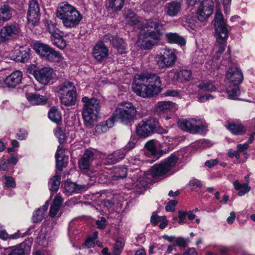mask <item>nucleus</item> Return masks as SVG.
Returning <instances> with one entry per match:
<instances>
[{
	"mask_svg": "<svg viewBox=\"0 0 255 255\" xmlns=\"http://www.w3.org/2000/svg\"><path fill=\"white\" fill-rule=\"evenodd\" d=\"M144 147L153 156V158L157 159L160 156V155L158 153L157 151L155 145V141L154 139L150 140L147 141L145 144Z\"/></svg>",
	"mask_w": 255,
	"mask_h": 255,
	"instance_id": "35",
	"label": "nucleus"
},
{
	"mask_svg": "<svg viewBox=\"0 0 255 255\" xmlns=\"http://www.w3.org/2000/svg\"><path fill=\"white\" fill-rule=\"evenodd\" d=\"M65 158V152L63 147L58 146L57 152L55 154L56 165L57 170L62 171L63 168L67 166V163L64 161Z\"/></svg>",
	"mask_w": 255,
	"mask_h": 255,
	"instance_id": "23",
	"label": "nucleus"
},
{
	"mask_svg": "<svg viewBox=\"0 0 255 255\" xmlns=\"http://www.w3.org/2000/svg\"><path fill=\"white\" fill-rule=\"evenodd\" d=\"M136 133L139 137L145 138L154 133H166L167 130L161 127L158 119L153 117H149L137 125Z\"/></svg>",
	"mask_w": 255,
	"mask_h": 255,
	"instance_id": "6",
	"label": "nucleus"
},
{
	"mask_svg": "<svg viewBox=\"0 0 255 255\" xmlns=\"http://www.w3.org/2000/svg\"><path fill=\"white\" fill-rule=\"evenodd\" d=\"M4 255H24V251L20 246L7 249Z\"/></svg>",
	"mask_w": 255,
	"mask_h": 255,
	"instance_id": "44",
	"label": "nucleus"
},
{
	"mask_svg": "<svg viewBox=\"0 0 255 255\" xmlns=\"http://www.w3.org/2000/svg\"><path fill=\"white\" fill-rule=\"evenodd\" d=\"M176 54V50L165 48L162 54L156 56L155 62L161 68L169 67L175 64L177 60Z\"/></svg>",
	"mask_w": 255,
	"mask_h": 255,
	"instance_id": "11",
	"label": "nucleus"
},
{
	"mask_svg": "<svg viewBox=\"0 0 255 255\" xmlns=\"http://www.w3.org/2000/svg\"><path fill=\"white\" fill-rule=\"evenodd\" d=\"M5 182L4 184L7 188H14L16 187V183L14 179L11 176H3Z\"/></svg>",
	"mask_w": 255,
	"mask_h": 255,
	"instance_id": "51",
	"label": "nucleus"
},
{
	"mask_svg": "<svg viewBox=\"0 0 255 255\" xmlns=\"http://www.w3.org/2000/svg\"><path fill=\"white\" fill-rule=\"evenodd\" d=\"M49 206V202L46 201L41 208L35 211L32 215V220L33 223L40 222L44 218V215L47 211Z\"/></svg>",
	"mask_w": 255,
	"mask_h": 255,
	"instance_id": "26",
	"label": "nucleus"
},
{
	"mask_svg": "<svg viewBox=\"0 0 255 255\" xmlns=\"http://www.w3.org/2000/svg\"><path fill=\"white\" fill-rule=\"evenodd\" d=\"M124 17L126 21L131 25H136L139 21L137 15L131 9L125 8Z\"/></svg>",
	"mask_w": 255,
	"mask_h": 255,
	"instance_id": "27",
	"label": "nucleus"
},
{
	"mask_svg": "<svg viewBox=\"0 0 255 255\" xmlns=\"http://www.w3.org/2000/svg\"><path fill=\"white\" fill-rule=\"evenodd\" d=\"M84 103L82 117L86 126L91 127L97 122L98 114L100 111V101L98 99L84 97L82 99Z\"/></svg>",
	"mask_w": 255,
	"mask_h": 255,
	"instance_id": "7",
	"label": "nucleus"
},
{
	"mask_svg": "<svg viewBox=\"0 0 255 255\" xmlns=\"http://www.w3.org/2000/svg\"><path fill=\"white\" fill-rule=\"evenodd\" d=\"M113 153L114 155H115V157H116L117 161L119 162L125 158L126 152L123 149V148H122L120 150L114 152Z\"/></svg>",
	"mask_w": 255,
	"mask_h": 255,
	"instance_id": "54",
	"label": "nucleus"
},
{
	"mask_svg": "<svg viewBox=\"0 0 255 255\" xmlns=\"http://www.w3.org/2000/svg\"><path fill=\"white\" fill-rule=\"evenodd\" d=\"M40 13L38 3L37 0L29 1V7L27 14V20L29 23L35 25L39 22Z\"/></svg>",
	"mask_w": 255,
	"mask_h": 255,
	"instance_id": "15",
	"label": "nucleus"
},
{
	"mask_svg": "<svg viewBox=\"0 0 255 255\" xmlns=\"http://www.w3.org/2000/svg\"><path fill=\"white\" fill-rule=\"evenodd\" d=\"M178 76L185 81H189L192 79V72L190 70H182L178 73Z\"/></svg>",
	"mask_w": 255,
	"mask_h": 255,
	"instance_id": "49",
	"label": "nucleus"
},
{
	"mask_svg": "<svg viewBox=\"0 0 255 255\" xmlns=\"http://www.w3.org/2000/svg\"><path fill=\"white\" fill-rule=\"evenodd\" d=\"M125 246V241L122 238H119L114 247L113 255H120Z\"/></svg>",
	"mask_w": 255,
	"mask_h": 255,
	"instance_id": "43",
	"label": "nucleus"
},
{
	"mask_svg": "<svg viewBox=\"0 0 255 255\" xmlns=\"http://www.w3.org/2000/svg\"><path fill=\"white\" fill-rule=\"evenodd\" d=\"M33 47L37 53L47 61L59 62L62 60L60 52L47 44L37 42L34 43Z\"/></svg>",
	"mask_w": 255,
	"mask_h": 255,
	"instance_id": "10",
	"label": "nucleus"
},
{
	"mask_svg": "<svg viewBox=\"0 0 255 255\" xmlns=\"http://www.w3.org/2000/svg\"><path fill=\"white\" fill-rule=\"evenodd\" d=\"M76 98L77 93L75 89L67 92L66 93H61L60 96L61 102L66 106L74 105Z\"/></svg>",
	"mask_w": 255,
	"mask_h": 255,
	"instance_id": "22",
	"label": "nucleus"
},
{
	"mask_svg": "<svg viewBox=\"0 0 255 255\" xmlns=\"http://www.w3.org/2000/svg\"><path fill=\"white\" fill-rule=\"evenodd\" d=\"M125 0H108V7L113 11H119L123 7Z\"/></svg>",
	"mask_w": 255,
	"mask_h": 255,
	"instance_id": "41",
	"label": "nucleus"
},
{
	"mask_svg": "<svg viewBox=\"0 0 255 255\" xmlns=\"http://www.w3.org/2000/svg\"><path fill=\"white\" fill-rule=\"evenodd\" d=\"M162 24L159 19L152 18L147 20L143 25V28L140 29L136 44L142 49H151L154 43L149 38L154 41H160L163 36L161 30Z\"/></svg>",
	"mask_w": 255,
	"mask_h": 255,
	"instance_id": "1",
	"label": "nucleus"
},
{
	"mask_svg": "<svg viewBox=\"0 0 255 255\" xmlns=\"http://www.w3.org/2000/svg\"><path fill=\"white\" fill-rule=\"evenodd\" d=\"M214 21L215 36L218 43L217 46L218 47L217 51L222 53L227 45L229 30L221 11H216Z\"/></svg>",
	"mask_w": 255,
	"mask_h": 255,
	"instance_id": "8",
	"label": "nucleus"
},
{
	"mask_svg": "<svg viewBox=\"0 0 255 255\" xmlns=\"http://www.w3.org/2000/svg\"><path fill=\"white\" fill-rule=\"evenodd\" d=\"M165 37L170 43H176L180 46L185 44V39L176 33H167L165 34Z\"/></svg>",
	"mask_w": 255,
	"mask_h": 255,
	"instance_id": "31",
	"label": "nucleus"
},
{
	"mask_svg": "<svg viewBox=\"0 0 255 255\" xmlns=\"http://www.w3.org/2000/svg\"><path fill=\"white\" fill-rule=\"evenodd\" d=\"M198 87L204 91L214 92L216 90V87L213 83L209 82L200 83L198 85Z\"/></svg>",
	"mask_w": 255,
	"mask_h": 255,
	"instance_id": "46",
	"label": "nucleus"
},
{
	"mask_svg": "<svg viewBox=\"0 0 255 255\" xmlns=\"http://www.w3.org/2000/svg\"><path fill=\"white\" fill-rule=\"evenodd\" d=\"M22 73L20 71H15L9 75L5 79V85L9 88H14L21 83Z\"/></svg>",
	"mask_w": 255,
	"mask_h": 255,
	"instance_id": "20",
	"label": "nucleus"
},
{
	"mask_svg": "<svg viewBox=\"0 0 255 255\" xmlns=\"http://www.w3.org/2000/svg\"><path fill=\"white\" fill-rule=\"evenodd\" d=\"M21 30L18 24L7 23L0 30V43H4L18 36Z\"/></svg>",
	"mask_w": 255,
	"mask_h": 255,
	"instance_id": "13",
	"label": "nucleus"
},
{
	"mask_svg": "<svg viewBox=\"0 0 255 255\" xmlns=\"http://www.w3.org/2000/svg\"><path fill=\"white\" fill-rule=\"evenodd\" d=\"M57 15L62 20L63 25L69 28L77 26L82 19V15L75 7L65 2L58 7Z\"/></svg>",
	"mask_w": 255,
	"mask_h": 255,
	"instance_id": "3",
	"label": "nucleus"
},
{
	"mask_svg": "<svg viewBox=\"0 0 255 255\" xmlns=\"http://www.w3.org/2000/svg\"><path fill=\"white\" fill-rule=\"evenodd\" d=\"M227 128L235 135H242L246 131L245 127L241 123H228Z\"/></svg>",
	"mask_w": 255,
	"mask_h": 255,
	"instance_id": "30",
	"label": "nucleus"
},
{
	"mask_svg": "<svg viewBox=\"0 0 255 255\" xmlns=\"http://www.w3.org/2000/svg\"><path fill=\"white\" fill-rule=\"evenodd\" d=\"M161 82L156 74L135 76L132 85V89L136 94L145 98L152 97L160 92Z\"/></svg>",
	"mask_w": 255,
	"mask_h": 255,
	"instance_id": "2",
	"label": "nucleus"
},
{
	"mask_svg": "<svg viewBox=\"0 0 255 255\" xmlns=\"http://www.w3.org/2000/svg\"><path fill=\"white\" fill-rule=\"evenodd\" d=\"M30 49L29 48H22L19 49L16 57V60L21 63L27 62L30 58Z\"/></svg>",
	"mask_w": 255,
	"mask_h": 255,
	"instance_id": "34",
	"label": "nucleus"
},
{
	"mask_svg": "<svg viewBox=\"0 0 255 255\" xmlns=\"http://www.w3.org/2000/svg\"><path fill=\"white\" fill-rule=\"evenodd\" d=\"M177 125L183 131L192 134H205L207 131L208 125L201 120L191 118L179 120Z\"/></svg>",
	"mask_w": 255,
	"mask_h": 255,
	"instance_id": "9",
	"label": "nucleus"
},
{
	"mask_svg": "<svg viewBox=\"0 0 255 255\" xmlns=\"http://www.w3.org/2000/svg\"><path fill=\"white\" fill-rule=\"evenodd\" d=\"M181 10V3L179 1H172L166 4L165 13L169 16H177Z\"/></svg>",
	"mask_w": 255,
	"mask_h": 255,
	"instance_id": "21",
	"label": "nucleus"
},
{
	"mask_svg": "<svg viewBox=\"0 0 255 255\" xmlns=\"http://www.w3.org/2000/svg\"><path fill=\"white\" fill-rule=\"evenodd\" d=\"M127 170L126 168H119L118 170L115 171V174L114 177L115 179L119 180L120 179L125 178L127 176Z\"/></svg>",
	"mask_w": 255,
	"mask_h": 255,
	"instance_id": "48",
	"label": "nucleus"
},
{
	"mask_svg": "<svg viewBox=\"0 0 255 255\" xmlns=\"http://www.w3.org/2000/svg\"><path fill=\"white\" fill-rule=\"evenodd\" d=\"M114 119L112 117L109 118L105 122H103L95 127V132L98 134L106 132L110 128L114 126Z\"/></svg>",
	"mask_w": 255,
	"mask_h": 255,
	"instance_id": "28",
	"label": "nucleus"
},
{
	"mask_svg": "<svg viewBox=\"0 0 255 255\" xmlns=\"http://www.w3.org/2000/svg\"><path fill=\"white\" fill-rule=\"evenodd\" d=\"M214 4L212 0H205L200 4L197 11V17L201 21L207 19L213 12Z\"/></svg>",
	"mask_w": 255,
	"mask_h": 255,
	"instance_id": "16",
	"label": "nucleus"
},
{
	"mask_svg": "<svg viewBox=\"0 0 255 255\" xmlns=\"http://www.w3.org/2000/svg\"><path fill=\"white\" fill-rule=\"evenodd\" d=\"M26 97L28 101L33 105H44L48 100L46 96L40 95L39 94H27Z\"/></svg>",
	"mask_w": 255,
	"mask_h": 255,
	"instance_id": "24",
	"label": "nucleus"
},
{
	"mask_svg": "<svg viewBox=\"0 0 255 255\" xmlns=\"http://www.w3.org/2000/svg\"><path fill=\"white\" fill-rule=\"evenodd\" d=\"M108 48L105 45L103 42H100L94 47L93 55L97 61H101L108 56Z\"/></svg>",
	"mask_w": 255,
	"mask_h": 255,
	"instance_id": "18",
	"label": "nucleus"
},
{
	"mask_svg": "<svg viewBox=\"0 0 255 255\" xmlns=\"http://www.w3.org/2000/svg\"><path fill=\"white\" fill-rule=\"evenodd\" d=\"M102 203L104 206L108 209L113 208L115 205V202L113 200L105 199L102 201Z\"/></svg>",
	"mask_w": 255,
	"mask_h": 255,
	"instance_id": "63",
	"label": "nucleus"
},
{
	"mask_svg": "<svg viewBox=\"0 0 255 255\" xmlns=\"http://www.w3.org/2000/svg\"><path fill=\"white\" fill-rule=\"evenodd\" d=\"M49 118L53 122L58 124L61 122L62 116L60 111L56 109H51L48 113Z\"/></svg>",
	"mask_w": 255,
	"mask_h": 255,
	"instance_id": "40",
	"label": "nucleus"
},
{
	"mask_svg": "<svg viewBox=\"0 0 255 255\" xmlns=\"http://www.w3.org/2000/svg\"><path fill=\"white\" fill-rule=\"evenodd\" d=\"M136 114V109L131 103L123 102L118 105L112 118L114 119V122L119 121L128 126L134 122Z\"/></svg>",
	"mask_w": 255,
	"mask_h": 255,
	"instance_id": "5",
	"label": "nucleus"
},
{
	"mask_svg": "<svg viewBox=\"0 0 255 255\" xmlns=\"http://www.w3.org/2000/svg\"><path fill=\"white\" fill-rule=\"evenodd\" d=\"M187 212L180 210L178 212V218L179 219V220L178 221L179 224H183L185 222L184 220L186 219L187 216Z\"/></svg>",
	"mask_w": 255,
	"mask_h": 255,
	"instance_id": "60",
	"label": "nucleus"
},
{
	"mask_svg": "<svg viewBox=\"0 0 255 255\" xmlns=\"http://www.w3.org/2000/svg\"><path fill=\"white\" fill-rule=\"evenodd\" d=\"M61 175L58 171H56L55 175L52 177L49 182V188L51 192H56L59 188Z\"/></svg>",
	"mask_w": 255,
	"mask_h": 255,
	"instance_id": "33",
	"label": "nucleus"
},
{
	"mask_svg": "<svg viewBox=\"0 0 255 255\" xmlns=\"http://www.w3.org/2000/svg\"><path fill=\"white\" fill-rule=\"evenodd\" d=\"M14 9L8 4H4L0 6V21L5 22L12 17Z\"/></svg>",
	"mask_w": 255,
	"mask_h": 255,
	"instance_id": "25",
	"label": "nucleus"
},
{
	"mask_svg": "<svg viewBox=\"0 0 255 255\" xmlns=\"http://www.w3.org/2000/svg\"><path fill=\"white\" fill-rule=\"evenodd\" d=\"M51 40L54 45L59 49H63L66 46V41L59 33L51 36Z\"/></svg>",
	"mask_w": 255,
	"mask_h": 255,
	"instance_id": "36",
	"label": "nucleus"
},
{
	"mask_svg": "<svg viewBox=\"0 0 255 255\" xmlns=\"http://www.w3.org/2000/svg\"><path fill=\"white\" fill-rule=\"evenodd\" d=\"M249 182L240 183L239 180H236L233 183L235 189L239 191L238 195L239 196H242L245 194L248 193L251 190V187L249 186Z\"/></svg>",
	"mask_w": 255,
	"mask_h": 255,
	"instance_id": "32",
	"label": "nucleus"
},
{
	"mask_svg": "<svg viewBox=\"0 0 255 255\" xmlns=\"http://www.w3.org/2000/svg\"><path fill=\"white\" fill-rule=\"evenodd\" d=\"M45 25L47 30L51 34V36L56 35V34H58L59 29L56 26V24L51 21H47L45 22Z\"/></svg>",
	"mask_w": 255,
	"mask_h": 255,
	"instance_id": "45",
	"label": "nucleus"
},
{
	"mask_svg": "<svg viewBox=\"0 0 255 255\" xmlns=\"http://www.w3.org/2000/svg\"><path fill=\"white\" fill-rule=\"evenodd\" d=\"M103 161L105 164H114L118 162L113 153L104 158Z\"/></svg>",
	"mask_w": 255,
	"mask_h": 255,
	"instance_id": "53",
	"label": "nucleus"
},
{
	"mask_svg": "<svg viewBox=\"0 0 255 255\" xmlns=\"http://www.w3.org/2000/svg\"><path fill=\"white\" fill-rule=\"evenodd\" d=\"M106 218L104 217H102L100 220L96 221V224L99 229H104L106 227Z\"/></svg>",
	"mask_w": 255,
	"mask_h": 255,
	"instance_id": "56",
	"label": "nucleus"
},
{
	"mask_svg": "<svg viewBox=\"0 0 255 255\" xmlns=\"http://www.w3.org/2000/svg\"><path fill=\"white\" fill-rule=\"evenodd\" d=\"M94 159V154L91 150H87L79 160L78 165L81 170H88Z\"/></svg>",
	"mask_w": 255,
	"mask_h": 255,
	"instance_id": "19",
	"label": "nucleus"
},
{
	"mask_svg": "<svg viewBox=\"0 0 255 255\" xmlns=\"http://www.w3.org/2000/svg\"><path fill=\"white\" fill-rule=\"evenodd\" d=\"M189 186H195L197 188H200L202 187L203 184L200 180L197 179H193L189 181Z\"/></svg>",
	"mask_w": 255,
	"mask_h": 255,
	"instance_id": "59",
	"label": "nucleus"
},
{
	"mask_svg": "<svg viewBox=\"0 0 255 255\" xmlns=\"http://www.w3.org/2000/svg\"><path fill=\"white\" fill-rule=\"evenodd\" d=\"M33 75L38 82L43 85H46L53 79L54 71L50 67H45L39 70H34Z\"/></svg>",
	"mask_w": 255,
	"mask_h": 255,
	"instance_id": "14",
	"label": "nucleus"
},
{
	"mask_svg": "<svg viewBox=\"0 0 255 255\" xmlns=\"http://www.w3.org/2000/svg\"><path fill=\"white\" fill-rule=\"evenodd\" d=\"M54 134L55 136L58 138L59 142L62 144L65 141V133L62 130L61 128L58 127L54 130Z\"/></svg>",
	"mask_w": 255,
	"mask_h": 255,
	"instance_id": "47",
	"label": "nucleus"
},
{
	"mask_svg": "<svg viewBox=\"0 0 255 255\" xmlns=\"http://www.w3.org/2000/svg\"><path fill=\"white\" fill-rule=\"evenodd\" d=\"M91 187L89 184H81L78 185L77 184L76 187V193H80L83 191H85L87 190L89 188Z\"/></svg>",
	"mask_w": 255,
	"mask_h": 255,
	"instance_id": "61",
	"label": "nucleus"
},
{
	"mask_svg": "<svg viewBox=\"0 0 255 255\" xmlns=\"http://www.w3.org/2000/svg\"><path fill=\"white\" fill-rule=\"evenodd\" d=\"M137 140L134 138H131L129 142L123 148V149L127 152L135 147Z\"/></svg>",
	"mask_w": 255,
	"mask_h": 255,
	"instance_id": "52",
	"label": "nucleus"
},
{
	"mask_svg": "<svg viewBox=\"0 0 255 255\" xmlns=\"http://www.w3.org/2000/svg\"><path fill=\"white\" fill-rule=\"evenodd\" d=\"M226 78L233 85H239L243 80V74L235 62L230 61L228 63V70L226 72Z\"/></svg>",
	"mask_w": 255,
	"mask_h": 255,
	"instance_id": "12",
	"label": "nucleus"
},
{
	"mask_svg": "<svg viewBox=\"0 0 255 255\" xmlns=\"http://www.w3.org/2000/svg\"><path fill=\"white\" fill-rule=\"evenodd\" d=\"M174 104L170 101H162L158 102L157 105L156 110L158 112L165 113L174 107Z\"/></svg>",
	"mask_w": 255,
	"mask_h": 255,
	"instance_id": "38",
	"label": "nucleus"
},
{
	"mask_svg": "<svg viewBox=\"0 0 255 255\" xmlns=\"http://www.w3.org/2000/svg\"><path fill=\"white\" fill-rule=\"evenodd\" d=\"M74 89L75 87L71 82L66 81L58 86L56 92L61 95V93H66Z\"/></svg>",
	"mask_w": 255,
	"mask_h": 255,
	"instance_id": "39",
	"label": "nucleus"
},
{
	"mask_svg": "<svg viewBox=\"0 0 255 255\" xmlns=\"http://www.w3.org/2000/svg\"><path fill=\"white\" fill-rule=\"evenodd\" d=\"M178 157L172 153L170 156L153 165L149 169L150 175L154 178H165L173 174L172 169L175 166Z\"/></svg>",
	"mask_w": 255,
	"mask_h": 255,
	"instance_id": "4",
	"label": "nucleus"
},
{
	"mask_svg": "<svg viewBox=\"0 0 255 255\" xmlns=\"http://www.w3.org/2000/svg\"><path fill=\"white\" fill-rule=\"evenodd\" d=\"M177 200H170L165 206V210L167 212H173L175 209V206L177 204Z\"/></svg>",
	"mask_w": 255,
	"mask_h": 255,
	"instance_id": "55",
	"label": "nucleus"
},
{
	"mask_svg": "<svg viewBox=\"0 0 255 255\" xmlns=\"http://www.w3.org/2000/svg\"><path fill=\"white\" fill-rule=\"evenodd\" d=\"M228 96L229 99L236 100L240 94L239 85H233L230 84L227 90Z\"/></svg>",
	"mask_w": 255,
	"mask_h": 255,
	"instance_id": "37",
	"label": "nucleus"
},
{
	"mask_svg": "<svg viewBox=\"0 0 255 255\" xmlns=\"http://www.w3.org/2000/svg\"><path fill=\"white\" fill-rule=\"evenodd\" d=\"M62 202V199L59 195H57L55 197L51 205L49 213V215L51 218H54L56 216L60 210Z\"/></svg>",
	"mask_w": 255,
	"mask_h": 255,
	"instance_id": "29",
	"label": "nucleus"
},
{
	"mask_svg": "<svg viewBox=\"0 0 255 255\" xmlns=\"http://www.w3.org/2000/svg\"><path fill=\"white\" fill-rule=\"evenodd\" d=\"M76 183L71 182L70 179H67L64 183V193L68 195L76 193Z\"/></svg>",
	"mask_w": 255,
	"mask_h": 255,
	"instance_id": "42",
	"label": "nucleus"
},
{
	"mask_svg": "<svg viewBox=\"0 0 255 255\" xmlns=\"http://www.w3.org/2000/svg\"><path fill=\"white\" fill-rule=\"evenodd\" d=\"M240 152L238 149H237V150L234 151L232 149H230L228 150V154L230 158L235 157L237 159H238L240 157Z\"/></svg>",
	"mask_w": 255,
	"mask_h": 255,
	"instance_id": "62",
	"label": "nucleus"
},
{
	"mask_svg": "<svg viewBox=\"0 0 255 255\" xmlns=\"http://www.w3.org/2000/svg\"><path fill=\"white\" fill-rule=\"evenodd\" d=\"M138 175L137 174L136 175V177H133V178L131 179L130 180L133 181V182L132 183V184L131 185V188H134L135 187H139L140 188V184H141L142 179L140 178H139L137 179L136 181H135V179H136V178L137 177Z\"/></svg>",
	"mask_w": 255,
	"mask_h": 255,
	"instance_id": "57",
	"label": "nucleus"
},
{
	"mask_svg": "<svg viewBox=\"0 0 255 255\" xmlns=\"http://www.w3.org/2000/svg\"><path fill=\"white\" fill-rule=\"evenodd\" d=\"M189 238L185 239L181 237L176 238V239L175 240V243L177 246L184 248L187 247V243L189 242Z\"/></svg>",
	"mask_w": 255,
	"mask_h": 255,
	"instance_id": "50",
	"label": "nucleus"
},
{
	"mask_svg": "<svg viewBox=\"0 0 255 255\" xmlns=\"http://www.w3.org/2000/svg\"><path fill=\"white\" fill-rule=\"evenodd\" d=\"M17 137L19 139H23L26 138L27 135V132L25 130L20 129L16 134Z\"/></svg>",
	"mask_w": 255,
	"mask_h": 255,
	"instance_id": "64",
	"label": "nucleus"
},
{
	"mask_svg": "<svg viewBox=\"0 0 255 255\" xmlns=\"http://www.w3.org/2000/svg\"><path fill=\"white\" fill-rule=\"evenodd\" d=\"M105 42H109L112 44L113 46L117 49L120 54L126 53L127 44L123 38L118 37L117 36H114L110 33L106 34L104 37Z\"/></svg>",
	"mask_w": 255,
	"mask_h": 255,
	"instance_id": "17",
	"label": "nucleus"
},
{
	"mask_svg": "<svg viewBox=\"0 0 255 255\" xmlns=\"http://www.w3.org/2000/svg\"><path fill=\"white\" fill-rule=\"evenodd\" d=\"M0 238L3 240H6L9 239H14V235H9L5 230H0Z\"/></svg>",
	"mask_w": 255,
	"mask_h": 255,
	"instance_id": "58",
	"label": "nucleus"
}]
</instances>
